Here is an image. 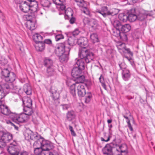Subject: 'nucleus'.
Here are the masks:
<instances>
[{"mask_svg": "<svg viewBox=\"0 0 155 155\" xmlns=\"http://www.w3.org/2000/svg\"><path fill=\"white\" fill-rule=\"evenodd\" d=\"M79 54L81 59H76V63L74 66L82 71L85 68L84 61L86 63H90L94 59V55L93 53L89 51L85 47L82 48Z\"/></svg>", "mask_w": 155, "mask_h": 155, "instance_id": "nucleus-1", "label": "nucleus"}, {"mask_svg": "<svg viewBox=\"0 0 155 155\" xmlns=\"http://www.w3.org/2000/svg\"><path fill=\"white\" fill-rule=\"evenodd\" d=\"M77 87L78 94L80 97H82L85 95L84 98V102L87 104L90 101L92 98V94L91 92L86 94L84 84H73L70 87V92L72 95L74 97L76 95L75 87Z\"/></svg>", "mask_w": 155, "mask_h": 155, "instance_id": "nucleus-2", "label": "nucleus"}, {"mask_svg": "<svg viewBox=\"0 0 155 155\" xmlns=\"http://www.w3.org/2000/svg\"><path fill=\"white\" fill-rule=\"evenodd\" d=\"M22 0L15 1L17 4H20L19 6L20 10L26 13L31 11V13H34L37 11L38 8V2L35 0H27V1L22 2Z\"/></svg>", "mask_w": 155, "mask_h": 155, "instance_id": "nucleus-3", "label": "nucleus"}, {"mask_svg": "<svg viewBox=\"0 0 155 155\" xmlns=\"http://www.w3.org/2000/svg\"><path fill=\"white\" fill-rule=\"evenodd\" d=\"M74 43L73 40L71 38L68 39V41L60 43L56 45L55 47V53L57 56H60L65 52V51L68 50V47L70 49L72 47Z\"/></svg>", "mask_w": 155, "mask_h": 155, "instance_id": "nucleus-4", "label": "nucleus"}, {"mask_svg": "<svg viewBox=\"0 0 155 155\" xmlns=\"http://www.w3.org/2000/svg\"><path fill=\"white\" fill-rule=\"evenodd\" d=\"M113 25L117 30V35L120 37H121L120 31L124 33H126L129 31L131 29V26L129 24H126L122 25L119 21L117 20L114 21Z\"/></svg>", "mask_w": 155, "mask_h": 155, "instance_id": "nucleus-5", "label": "nucleus"}, {"mask_svg": "<svg viewBox=\"0 0 155 155\" xmlns=\"http://www.w3.org/2000/svg\"><path fill=\"white\" fill-rule=\"evenodd\" d=\"M97 12L101 14L105 18L109 16L116 15L118 13V9L116 8H112L109 10L107 6H103L101 8V10H98Z\"/></svg>", "mask_w": 155, "mask_h": 155, "instance_id": "nucleus-6", "label": "nucleus"}, {"mask_svg": "<svg viewBox=\"0 0 155 155\" xmlns=\"http://www.w3.org/2000/svg\"><path fill=\"white\" fill-rule=\"evenodd\" d=\"M11 116V119L18 124L25 122L29 119V117L23 113L17 114L13 113Z\"/></svg>", "mask_w": 155, "mask_h": 155, "instance_id": "nucleus-7", "label": "nucleus"}, {"mask_svg": "<svg viewBox=\"0 0 155 155\" xmlns=\"http://www.w3.org/2000/svg\"><path fill=\"white\" fill-rule=\"evenodd\" d=\"M115 139L110 143L107 144L103 148L102 152L104 154L106 155H111L112 154V149L113 148L117 147V144L115 141Z\"/></svg>", "mask_w": 155, "mask_h": 155, "instance_id": "nucleus-8", "label": "nucleus"}, {"mask_svg": "<svg viewBox=\"0 0 155 155\" xmlns=\"http://www.w3.org/2000/svg\"><path fill=\"white\" fill-rule=\"evenodd\" d=\"M27 21L25 23L26 27L31 30H34L35 28V24L36 22V18L34 14L29 15L27 18Z\"/></svg>", "mask_w": 155, "mask_h": 155, "instance_id": "nucleus-9", "label": "nucleus"}, {"mask_svg": "<svg viewBox=\"0 0 155 155\" xmlns=\"http://www.w3.org/2000/svg\"><path fill=\"white\" fill-rule=\"evenodd\" d=\"M12 138V135L8 132L0 131V139L4 141L7 143L9 142Z\"/></svg>", "mask_w": 155, "mask_h": 155, "instance_id": "nucleus-10", "label": "nucleus"}, {"mask_svg": "<svg viewBox=\"0 0 155 155\" xmlns=\"http://www.w3.org/2000/svg\"><path fill=\"white\" fill-rule=\"evenodd\" d=\"M41 147L44 150H47L51 149L53 147L52 144L49 141L47 140H43L41 142H40Z\"/></svg>", "mask_w": 155, "mask_h": 155, "instance_id": "nucleus-11", "label": "nucleus"}, {"mask_svg": "<svg viewBox=\"0 0 155 155\" xmlns=\"http://www.w3.org/2000/svg\"><path fill=\"white\" fill-rule=\"evenodd\" d=\"M136 10L135 8H133L131 9L129 12V14L127 15L128 20L131 22L135 21L137 18Z\"/></svg>", "mask_w": 155, "mask_h": 155, "instance_id": "nucleus-12", "label": "nucleus"}, {"mask_svg": "<svg viewBox=\"0 0 155 155\" xmlns=\"http://www.w3.org/2000/svg\"><path fill=\"white\" fill-rule=\"evenodd\" d=\"M152 14L151 12L146 11H143L140 13L139 14H137V18L140 21L144 20L148 16H151Z\"/></svg>", "mask_w": 155, "mask_h": 155, "instance_id": "nucleus-13", "label": "nucleus"}, {"mask_svg": "<svg viewBox=\"0 0 155 155\" xmlns=\"http://www.w3.org/2000/svg\"><path fill=\"white\" fill-rule=\"evenodd\" d=\"M0 111L2 113L5 115L8 116L11 119V115L13 113L12 112L8 106L5 105H1L0 107Z\"/></svg>", "mask_w": 155, "mask_h": 155, "instance_id": "nucleus-14", "label": "nucleus"}, {"mask_svg": "<svg viewBox=\"0 0 155 155\" xmlns=\"http://www.w3.org/2000/svg\"><path fill=\"white\" fill-rule=\"evenodd\" d=\"M77 5L81 8L82 12L87 15H90V12L87 7V4L83 0V2H81L77 4Z\"/></svg>", "mask_w": 155, "mask_h": 155, "instance_id": "nucleus-15", "label": "nucleus"}, {"mask_svg": "<svg viewBox=\"0 0 155 155\" xmlns=\"http://www.w3.org/2000/svg\"><path fill=\"white\" fill-rule=\"evenodd\" d=\"M88 25L89 29L93 31L97 30L99 26L97 21L94 19L91 20L88 23Z\"/></svg>", "mask_w": 155, "mask_h": 155, "instance_id": "nucleus-16", "label": "nucleus"}, {"mask_svg": "<svg viewBox=\"0 0 155 155\" xmlns=\"http://www.w3.org/2000/svg\"><path fill=\"white\" fill-rule=\"evenodd\" d=\"M70 48L68 47V50L65 51V52L63 54L58 56L59 57V60L61 62H66L68 59V55L70 51Z\"/></svg>", "mask_w": 155, "mask_h": 155, "instance_id": "nucleus-17", "label": "nucleus"}, {"mask_svg": "<svg viewBox=\"0 0 155 155\" xmlns=\"http://www.w3.org/2000/svg\"><path fill=\"white\" fill-rule=\"evenodd\" d=\"M0 86L1 87V90L4 93L5 91L8 92L12 91V90L13 85L12 84H9L8 83H5L2 84H0Z\"/></svg>", "mask_w": 155, "mask_h": 155, "instance_id": "nucleus-18", "label": "nucleus"}, {"mask_svg": "<svg viewBox=\"0 0 155 155\" xmlns=\"http://www.w3.org/2000/svg\"><path fill=\"white\" fill-rule=\"evenodd\" d=\"M57 89L55 87L52 86L51 88L50 92L51 93V96L53 99H58L59 97V94L57 91Z\"/></svg>", "mask_w": 155, "mask_h": 155, "instance_id": "nucleus-19", "label": "nucleus"}, {"mask_svg": "<svg viewBox=\"0 0 155 155\" xmlns=\"http://www.w3.org/2000/svg\"><path fill=\"white\" fill-rule=\"evenodd\" d=\"M56 68L55 66L46 68V75L48 77H51L56 75Z\"/></svg>", "mask_w": 155, "mask_h": 155, "instance_id": "nucleus-20", "label": "nucleus"}, {"mask_svg": "<svg viewBox=\"0 0 155 155\" xmlns=\"http://www.w3.org/2000/svg\"><path fill=\"white\" fill-rule=\"evenodd\" d=\"M43 65L46 68L54 66L53 64V61L51 58H45L43 60Z\"/></svg>", "mask_w": 155, "mask_h": 155, "instance_id": "nucleus-21", "label": "nucleus"}, {"mask_svg": "<svg viewBox=\"0 0 155 155\" xmlns=\"http://www.w3.org/2000/svg\"><path fill=\"white\" fill-rule=\"evenodd\" d=\"M76 117L75 112L72 110L68 111L66 113V118L68 121H71L74 120Z\"/></svg>", "mask_w": 155, "mask_h": 155, "instance_id": "nucleus-22", "label": "nucleus"}, {"mask_svg": "<svg viewBox=\"0 0 155 155\" xmlns=\"http://www.w3.org/2000/svg\"><path fill=\"white\" fill-rule=\"evenodd\" d=\"M81 70L78 68L77 67L74 66L72 70L71 75L74 78L78 77L81 74Z\"/></svg>", "mask_w": 155, "mask_h": 155, "instance_id": "nucleus-23", "label": "nucleus"}, {"mask_svg": "<svg viewBox=\"0 0 155 155\" xmlns=\"http://www.w3.org/2000/svg\"><path fill=\"white\" fill-rule=\"evenodd\" d=\"M131 77V74L129 70H125L123 71L122 77L123 79L125 81H128Z\"/></svg>", "mask_w": 155, "mask_h": 155, "instance_id": "nucleus-24", "label": "nucleus"}, {"mask_svg": "<svg viewBox=\"0 0 155 155\" xmlns=\"http://www.w3.org/2000/svg\"><path fill=\"white\" fill-rule=\"evenodd\" d=\"M8 152L12 155H16L19 151H18L17 147L10 146L8 148Z\"/></svg>", "mask_w": 155, "mask_h": 155, "instance_id": "nucleus-25", "label": "nucleus"}, {"mask_svg": "<svg viewBox=\"0 0 155 155\" xmlns=\"http://www.w3.org/2000/svg\"><path fill=\"white\" fill-rule=\"evenodd\" d=\"M45 44L42 41L36 43L35 45V48L36 50L38 51H42L45 49Z\"/></svg>", "mask_w": 155, "mask_h": 155, "instance_id": "nucleus-26", "label": "nucleus"}, {"mask_svg": "<svg viewBox=\"0 0 155 155\" xmlns=\"http://www.w3.org/2000/svg\"><path fill=\"white\" fill-rule=\"evenodd\" d=\"M25 107H32V102L31 99L28 97H24L22 100Z\"/></svg>", "mask_w": 155, "mask_h": 155, "instance_id": "nucleus-27", "label": "nucleus"}, {"mask_svg": "<svg viewBox=\"0 0 155 155\" xmlns=\"http://www.w3.org/2000/svg\"><path fill=\"white\" fill-rule=\"evenodd\" d=\"M122 147H124V149H121V152H119V150L116 149L114 155H126L127 154V147L126 145H124Z\"/></svg>", "mask_w": 155, "mask_h": 155, "instance_id": "nucleus-28", "label": "nucleus"}, {"mask_svg": "<svg viewBox=\"0 0 155 155\" xmlns=\"http://www.w3.org/2000/svg\"><path fill=\"white\" fill-rule=\"evenodd\" d=\"M77 43L81 46H85L87 44V40L86 38L80 37L77 41Z\"/></svg>", "mask_w": 155, "mask_h": 155, "instance_id": "nucleus-29", "label": "nucleus"}, {"mask_svg": "<svg viewBox=\"0 0 155 155\" xmlns=\"http://www.w3.org/2000/svg\"><path fill=\"white\" fill-rule=\"evenodd\" d=\"M16 75L13 72H11L5 79V81L7 82H13L16 79Z\"/></svg>", "mask_w": 155, "mask_h": 155, "instance_id": "nucleus-30", "label": "nucleus"}, {"mask_svg": "<svg viewBox=\"0 0 155 155\" xmlns=\"http://www.w3.org/2000/svg\"><path fill=\"white\" fill-rule=\"evenodd\" d=\"M32 107H25L23 108L24 113L23 114L26 115L28 117L31 115L33 112Z\"/></svg>", "mask_w": 155, "mask_h": 155, "instance_id": "nucleus-31", "label": "nucleus"}, {"mask_svg": "<svg viewBox=\"0 0 155 155\" xmlns=\"http://www.w3.org/2000/svg\"><path fill=\"white\" fill-rule=\"evenodd\" d=\"M38 142H35L34 143V153L36 155H40L43 150L41 147H35L38 143Z\"/></svg>", "mask_w": 155, "mask_h": 155, "instance_id": "nucleus-32", "label": "nucleus"}, {"mask_svg": "<svg viewBox=\"0 0 155 155\" xmlns=\"http://www.w3.org/2000/svg\"><path fill=\"white\" fill-rule=\"evenodd\" d=\"M23 89L24 91L27 95H29L32 93L31 88L29 84H25L24 85Z\"/></svg>", "mask_w": 155, "mask_h": 155, "instance_id": "nucleus-33", "label": "nucleus"}, {"mask_svg": "<svg viewBox=\"0 0 155 155\" xmlns=\"http://www.w3.org/2000/svg\"><path fill=\"white\" fill-rule=\"evenodd\" d=\"M74 80L76 83L77 84H78L79 83H83L85 81V78L84 76L82 75H80L78 77L75 78Z\"/></svg>", "mask_w": 155, "mask_h": 155, "instance_id": "nucleus-34", "label": "nucleus"}, {"mask_svg": "<svg viewBox=\"0 0 155 155\" xmlns=\"http://www.w3.org/2000/svg\"><path fill=\"white\" fill-rule=\"evenodd\" d=\"M33 38L35 43H38L42 42L41 41L43 39V37L40 35L36 33L33 35Z\"/></svg>", "mask_w": 155, "mask_h": 155, "instance_id": "nucleus-35", "label": "nucleus"}, {"mask_svg": "<svg viewBox=\"0 0 155 155\" xmlns=\"http://www.w3.org/2000/svg\"><path fill=\"white\" fill-rule=\"evenodd\" d=\"M40 4L43 7L49 8L51 6V3L48 0H40Z\"/></svg>", "mask_w": 155, "mask_h": 155, "instance_id": "nucleus-36", "label": "nucleus"}, {"mask_svg": "<svg viewBox=\"0 0 155 155\" xmlns=\"http://www.w3.org/2000/svg\"><path fill=\"white\" fill-rule=\"evenodd\" d=\"M10 92L17 94V96L19 97V95L21 94L22 91L20 88L19 87L17 88L16 86L14 87L13 85L12 90V91H10Z\"/></svg>", "mask_w": 155, "mask_h": 155, "instance_id": "nucleus-37", "label": "nucleus"}, {"mask_svg": "<svg viewBox=\"0 0 155 155\" xmlns=\"http://www.w3.org/2000/svg\"><path fill=\"white\" fill-rule=\"evenodd\" d=\"M11 73L7 68H4L2 69L1 74L3 78L5 79Z\"/></svg>", "mask_w": 155, "mask_h": 155, "instance_id": "nucleus-38", "label": "nucleus"}, {"mask_svg": "<svg viewBox=\"0 0 155 155\" xmlns=\"http://www.w3.org/2000/svg\"><path fill=\"white\" fill-rule=\"evenodd\" d=\"M119 19L123 22H126L128 20L127 15L124 13L120 14L118 16Z\"/></svg>", "mask_w": 155, "mask_h": 155, "instance_id": "nucleus-39", "label": "nucleus"}, {"mask_svg": "<svg viewBox=\"0 0 155 155\" xmlns=\"http://www.w3.org/2000/svg\"><path fill=\"white\" fill-rule=\"evenodd\" d=\"M90 38L93 43L98 42V38L97 35L96 33H93L90 35Z\"/></svg>", "mask_w": 155, "mask_h": 155, "instance_id": "nucleus-40", "label": "nucleus"}, {"mask_svg": "<svg viewBox=\"0 0 155 155\" xmlns=\"http://www.w3.org/2000/svg\"><path fill=\"white\" fill-rule=\"evenodd\" d=\"M123 116L126 120V121L127 124V126L130 130L132 131H133V128L130 124V121L128 117L125 114L123 115Z\"/></svg>", "mask_w": 155, "mask_h": 155, "instance_id": "nucleus-41", "label": "nucleus"}, {"mask_svg": "<svg viewBox=\"0 0 155 155\" xmlns=\"http://www.w3.org/2000/svg\"><path fill=\"white\" fill-rule=\"evenodd\" d=\"M31 132V135L30 136V139L31 140H37L38 139L39 137L37 134H34L32 131H30Z\"/></svg>", "mask_w": 155, "mask_h": 155, "instance_id": "nucleus-42", "label": "nucleus"}, {"mask_svg": "<svg viewBox=\"0 0 155 155\" xmlns=\"http://www.w3.org/2000/svg\"><path fill=\"white\" fill-rule=\"evenodd\" d=\"M100 82L102 86L105 89H106V85L105 83L104 78L103 75L101 74L99 78Z\"/></svg>", "mask_w": 155, "mask_h": 155, "instance_id": "nucleus-43", "label": "nucleus"}, {"mask_svg": "<svg viewBox=\"0 0 155 155\" xmlns=\"http://www.w3.org/2000/svg\"><path fill=\"white\" fill-rule=\"evenodd\" d=\"M66 15L69 18L73 16V12L71 9L69 8V10H66L65 11Z\"/></svg>", "mask_w": 155, "mask_h": 155, "instance_id": "nucleus-44", "label": "nucleus"}, {"mask_svg": "<svg viewBox=\"0 0 155 155\" xmlns=\"http://www.w3.org/2000/svg\"><path fill=\"white\" fill-rule=\"evenodd\" d=\"M53 3L56 5H59L65 3L64 0H52Z\"/></svg>", "mask_w": 155, "mask_h": 155, "instance_id": "nucleus-45", "label": "nucleus"}, {"mask_svg": "<svg viewBox=\"0 0 155 155\" xmlns=\"http://www.w3.org/2000/svg\"><path fill=\"white\" fill-rule=\"evenodd\" d=\"M30 131H31L29 130L27 131L24 134L25 139L28 140H30V136L31 135V132H30Z\"/></svg>", "mask_w": 155, "mask_h": 155, "instance_id": "nucleus-46", "label": "nucleus"}, {"mask_svg": "<svg viewBox=\"0 0 155 155\" xmlns=\"http://www.w3.org/2000/svg\"><path fill=\"white\" fill-rule=\"evenodd\" d=\"M64 38V36L62 34H58L55 36V40L56 41H58L61 39Z\"/></svg>", "mask_w": 155, "mask_h": 155, "instance_id": "nucleus-47", "label": "nucleus"}, {"mask_svg": "<svg viewBox=\"0 0 155 155\" xmlns=\"http://www.w3.org/2000/svg\"><path fill=\"white\" fill-rule=\"evenodd\" d=\"M69 128L70 130L72 136L75 137L76 136V134L75 131L74 130L73 127L71 125L69 126Z\"/></svg>", "mask_w": 155, "mask_h": 155, "instance_id": "nucleus-48", "label": "nucleus"}, {"mask_svg": "<svg viewBox=\"0 0 155 155\" xmlns=\"http://www.w3.org/2000/svg\"><path fill=\"white\" fill-rule=\"evenodd\" d=\"M61 106H62L63 110H67L68 108L70 107V105L69 104H61Z\"/></svg>", "mask_w": 155, "mask_h": 155, "instance_id": "nucleus-49", "label": "nucleus"}, {"mask_svg": "<svg viewBox=\"0 0 155 155\" xmlns=\"http://www.w3.org/2000/svg\"><path fill=\"white\" fill-rule=\"evenodd\" d=\"M6 143H7L4 141H3L1 139H0V147L3 148L5 146Z\"/></svg>", "mask_w": 155, "mask_h": 155, "instance_id": "nucleus-50", "label": "nucleus"}, {"mask_svg": "<svg viewBox=\"0 0 155 155\" xmlns=\"http://www.w3.org/2000/svg\"><path fill=\"white\" fill-rule=\"evenodd\" d=\"M79 33V30L78 29H76L72 32V35L73 36L75 37L78 35Z\"/></svg>", "mask_w": 155, "mask_h": 155, "instance_id": "nucleus-51", "label": "nucleus"}, {"mask_svg": "<svg viewBox=\"0 0 155 155\" xmlns=\"http://www.w3.org/2000/svg\"><path fill=\"white\" fill-rule=\"evenodd\" d=\"M119 66L121 70H123L124 69L126 68V66L124 63L122 62L119 64Z\"/></svg>", "mask_w": 155, "mask_h": 155, "instance_id": "nucleus-52", "label": "nucleus"}, {"mask_svg": "<svg viewBox=\"0 0 155 155\" xmlns=\"http://www.w3.org/2000/svg\"><path fill=\"white\" fill-rule=\"evenodd\" d=\"M5 19V17L3 13L0 11V21L2 22H4Z\"/></svg>", "mask_w": 155, "mask_h": 155, "instance_id": "nucleus-53", "label": "nucleus"}, {"mask_svg": "<svg viewBox=\"0 0 155 155\" xmlns=\"http://www.w3.org/2000/svg\"><path fill=\"white\" fill-rule=\"evenodd\" d=\"M28 153L26 151L19 152L16 155H28Z\"/></svg>", "mask_w": 155, "mask_h": 155, "instance_id": "nucleus-54", "label": "nucleus"}, {"mask_svg": "<svg viewBox=\"0 0 155 155\" xmlns=\"http://www.w3.org/2000/svg\"><path fill=\"white\" fill-rule=\"evenodd\" d=\"M49 155H59L57 152L55 151H49Z\"/></svg>", "mask_w": 155, "mask_h": 155, "instance_id": "nucleus-55", "label": "nucleus"}, {"mask_svg": "<svg viewBox=\"0 0 155 155\" xmlns=\"http://www.w3.org/2000/svg\"><path fill=\"white\" fill-rule=\"evenodd\" d=\"M124 49L125 50L127 51V53L128 54H130L131 56L133 55V52L130 51V50L129 48H124Z\"/></svg>", "mask_w": 155, "mask_h": 155, "instance_id": "nucleus-56", "label": "nucleus"}, {"mask_svg": "<svg viewBox=\"0 0 155 155\" xmlns=\"http://www.w3.org/2000/svg\"><path fill=\"white\" fill-rule=\"evenodd\" d=\"M51 41L50 39H47L45 40L43 43H44L45 44H46L48 45H51Z\"/></svg>", "mask_w": 155, "mask_h": 155, "instance_id": "nucleus-57", "label": "nucleus"}, {"mask_svg": "<svg viewBox=\"0 0 155 155\" xmlns=\"http://www.w3.org/2000/svg\"><path fill=\"white\" fill-rule=\"evenodd\" d=\"M70 18L69 22L71 24H73L75 21V18L73 16L69 18Z\"/></svg>", "mask_w": 155, "mask_h": 155, "instance_id": "nucleus-58", "label": "nucleus"}, {"mask_svg": "<svg viewBox=\"0 0 155 155\" xmlns=\"http://www.w3.org/2000/svg\"><path fill=\"white\" fill-rule=\"evenodd\" d=\"M65 3H64V4H61V5H60V9L62 11L64 10V11L66 10H65L66 6L64 5V4Z\"/></svg>", "mask_w": 155, "mask_h": 155, "instance_id": "nucleus-59", "label": "nucleus"}, {"mask_svg": "<svg viewBox=\"0 0 155 155\" xmlns=\"http://www.w3.org/2000/svg\"><path fill=\"white\" fill-rule=\"evenodd\" d=\"M40 155H49V151L43 150Z\"/></svg>", "mask_w": 155, "mask_h": 155, "instance_id": "nucleus-60", "label": "nucleus"}, {"mask_svg": "<svg viewBox=\"0 0 155 155\" xmlns=\"http://www.w3.org/2000/svg\"><path fill=\"white\" fill-rule=\"evenodd\" d=\"M110 136H109L108 137V138H107V140H105L103 138L101 137V140L102 141H105V142H107L108 141L110 140Z\"/></svg>", "mask_w": 155, "mask_h": 155, "instance_id": "nucleus-61", "label": "nucleus"}, {"mask_svg": "<svg viewBox=\"0 0 155 155\" xmlns=\"http://www.w3.org/2000/svg\"><path fill=\"white\" fill-rule=\"evenodd\" d=\"M54 104L56 105H58L59 104V101L58 99H54Z\"/></svg>", "mask_w": 155, "mask_h": 155, "instance_id": "nucleus-62", "label": "nucleus"}, {"mask_svg": "<svg viewBox=\"0 0 155 155\" xmlns=\"http://www.w3.org/2000/svg\"><path fill=\"white\" fill-rule=\"evenodd\" d=\"M17 143L15 141H14L12 143H11L10 146L12 145L13 146L17 147Z\"/></svg>", "mask_w": 155, "mask_h": 155, "instance_id": "nucleus-63", "label": "nucleus"}, {"mask_svg": "<svg viewBox=\"0 0 155 155\" xmlns=\"http://www.w3.org/2000/svg\"><path fill=\"white\" fill-rule=\"evenodd\" d=\"M55 7H51V6L50 7V9L51 10V11L53 12H55V8L56 7V6H55Z\"/></svg>", "mask_w": 155, "mask_h": 155, "instance_id": "nucleus-64", "label": "nucleus"}]
</instances>
